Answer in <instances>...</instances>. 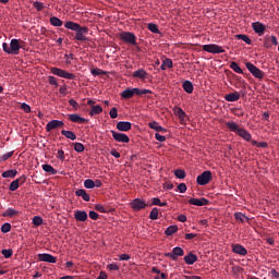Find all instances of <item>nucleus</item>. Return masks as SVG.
I'll return each instance as SVG.
<instances>
[{
	"label": "nucleus",
	"instance_id": "4",
	"mask_svg": "<svg viewBox=\"0 0 279 279\" xmlns=\"http://www.w3.org/2000/svg\"><path fill=\"white\" fill-rule=\"evenodd\" d=\"M210 180H213V172L207 170L196 178V183L199 186H206V184H208Z\"/></svg>",
	"mask_w": 279,
	"mask_h": 279
},
{
	"label": "nucleus",
	"instance_id": "47",
	"mask_svg": "<svg viewBox=\"0 0 279 279\" xmlns=\"http://www.w3.org/2000/svg\"><path fill=\"white\" fill-rule=\"evenodd\" d=\"M1 254L2 256H4V258H12V254H14V252L11 248L9 250L4 248L1 251Z\"/></svg>",
	"mask_w": 279,
	"mask_h": 279
},
{
	"label": "nucleus",
	"instance_id": "26",
	"mask_svg": "<svg viewBox=\"0 0 279 279\" xmlns=\"http://www.w3.org/2000/svg\"><path fill=\"white\" fill-rule=\"evenodd\" d=\"M75 195L77 197H82L84 199V202H90V195H88V193H86V190H77L75 192Z\"/></svg>",
	"mask_w": 279,
	"mask_h": 279
},
{
	"label": "nucleus",
	"instance_id": "42",
	"mask_svg": "<svg viewBox=\"0 0 279 279\" xmlns=\"http://www.w3.org/2000/svg\"><path fill=\"white\" fill-rule=\"evenodd\" d=\"M148 29L149 32H151L153 34H159L160 31L158 29V25L154 24V23H149L148 24Z\"/></svg>",
	"mask_w": 279,
	"mask_h": 279
},
{
	"label": "nucleus",
	"instance_id": "50",
	"mask_svg": "<svg viewBox=\"0 0 279 279\" xmlns=\"http://www.w3.org/2000/svg\"><path fill=\"white\" fill-rule=\"evenodd\" d=\"M19 179L11 182L9 190L10 191H16L19 189Z\"/></svg>",
	"mask_w": 279,
	"mask_h": 279
},
{
	"label": "nucleus",
	"instance_id": "54",
	"mask_svg": "<svg viewBox=\"0 0 279 279\" xmlns=\"http://www.w3.org/2000/svg\"><path fill=\"white\" fill-rule=\"evenodd\" d=\"M21 109H22L23 111H25L26 114H29V112H32V107H29V105H27V104H25V102H23V104L21 105Z\"/></svg>",
	"mask_w": 279,
	"mask_h": 279
},
{
	"label": "nucleus",
	"instance_id": "16",
	"mask_svg": "<svg viewBox=\"0 0 279 279\" xmlns=\"http://www.w3.org/2000/svg\"><path fill=\"white\" fill-rule=\"evenodd\" d=\"M232 252L239 254L240 256H247V248L241 244H233Z\"/></svg>",
	"mask_w": 279,
	"mask_h": 279
},
{
	"label": "nucleus",
	"instance_id": "44",
	"mask_svg": "<svg viewBox=\"0 0 279 279\" xmlns=\"http://www.w3.org/2000/svg\"><path fill=\"white\" fill-rule=\"evenodd\" d=\"M149 219H153V221H155L156 219H158V208L154 207L149 214Z\"/></svg>",
	"mask_w": 279,
	"mask_h": 279
},
{
	"label": "nucleus",
	"instance_id": "45",
	"mask_svg": "<svg viewBox=\"0 0 279 279\" xmlns=\"http://www.w3.org/2000/svg\"><path fill=\"white\" fill-rule=\"evenodd\" d=\"M92 75H108V72L101 70V69H93L90 71Z\"/></svg>",
	"mask_w": 279,
	"mask_h": 279
},
{
	"label": "nucleus",
	"instance_id": "22",
	"mask_svg": "<svg viewBox=\"0 0 279 279\" xmlns=\"http://www.w3.org/2000/svg\"><path fill=\"white\" fill-rule=\"evenodd\" d=\"M82 26L75 22L68 21L64 23V28L65 29H71V32H77Z\"/></svg>",
	"mask_w": 279,
	"mask_h": 279
},
{
	"label": "nucleus",
	"instance_id": "43",
	"mask_svg": "<svg viewBox=\"0 0 279 279\" xmlns=\"http://www.w3.org/2000/svg\"><path fill=\"white\" fill-rule=\"evenodd\" d=\"M85 189H95V181L87 179L84 181Z\"/></svg>",
	"mask_w": 279,
	"mask_h": 279
},
{
	"label": "nucleus",
	"instance_id": "7",
	"mask_svg": "<svg viewBox=\"0 0 279 279\" xmlns=\"http://www.w3.org/2000/svg\"><path fill=\"white\" fill-rule=\"evenodd\" d=\"M121 40L129 45H136V36L133 33L124 32L120 34Z\"/></svg>",
	"mask_w": 279,
	"mask_h": 279
},
{
	"label": "nucleus",
	"instance_id": "40",
	"mask_svg": "<svg viewBox=\"0 0 279 279\" xmlns=\"http://www.w3.org/2000/svg\"><path fill=\"white\" fill-rule=\"evenodd\" d=\"M175 178H179V180H184L186 178V172L182 169H178L174 171Z\"/></svg>",
	"mask_w": 279,
	"mask_h": 279
},
{
	"label": "nucleus",
	"instance_id": "2",
	"mask_svg": "<svg viewBox=\"0 0 279 279\" xmlns=\"http://www.w3.org/2000/svg\"><path fill=\"white\" fill-rule=\"evenodd\" d=\"M2 49L4 53L9 56H19V51H21V40L11 39L10 46L7 43L2 44Z\"/></svg>",
	"mask_w": 279,
	"mask_h": 279
},
{
	"label": "nucleus",
	"instance_id": "21",
	"mask_svg": "<svg viewBox=\"0 0 279 279\" xmlns=\"http://www.w3.org/2000/svg\"><path fill=\"white\" fill-rule=\"evenodd\" d=\"M148 128H150V130H155V132H163V133L167 132V129L162 128L160 123L156 121L149 122Z\"/></svg>",
	"mask_w": 279,
	"mask_h": 279
},
{
	"label": "nucleus",
	"instance_id": "30",
	"mask_svg": "<svg viewBox=\"0 0 279 279\" xmlns=\"http://www.w3.org/2000/svg\"><path fill=\"white\" fill-rule=\"evenodd\" d=\"M104 112V108L99 105L92 106V110L89 111L90 117H95L96 114H101Z\"/></svg>",
	"mask_w": 279,
	"mask_h": 279
},
{
	"label": "nucleus",
	"instance_id": "64",
	"mask_svg": "<svg viewBox=\"0 0 279 279\" xmlns=\"http://www.w3.org/2000/svg\"><path fill=\"white\" fill-rule=\"evenodd\" d=\"M97 279H108V275H106V272H104V271H100Z\"/></svg>",
	"mask_w": 279,
	"mask_h": 279
},
{
	"label": "nucleus",
	"instance_id": "56",
	"mask_svg": "<svg viewBox=\"0 0 279 279\" xmlns=\"http://www.w3.org/2000/svg\"><path fill=\"white\" fill-rule=\"evenodd\" d=\"M108 270L109 271H119V265H117L116 263L109 264Z\"/></svg>",
	"mask_w": 279,
	"mask_h": 279
},
{
	"label": "nucleus",
	"instance_id": "48",
	"mask_svg": "<svg viewBox=\"0 0 279 279\" xmlns=\"http://www.w3.org/2000/svg\"><path fill=\"white\" fill-rule=\"evenodd\" d=\"M33 226H43V217L40 216H35L33 217Z\"/></svg>",
	"mask_w": 279,
	"mask_h": 279
},
{
	"label": "nucleus",
	"instance_id": "27",
	"mask_svg": "<svg viewBox=\"0 0 279 279\" xmlns=\"http://www.w3.org/2000/svg\"><path fill=\"white\" fill-rule=\"evenodd\" d=\"M161 71H167V69H173V61L171 59H165L160 65Z\"/></svg>",
	"mask_w": 279,
	"mask_h": 279
},
{
	"label": "nucleus",
	"instance_id": "1",
	"mask_svg": "<svg viewBox=\"0 0 279 279\" xmlns=\"http://www.w3.org/2000/svg\"><path fill=\"white\" fill-rule=\"evenodd\" d=\"M226 125L230 132H234V134H238V136H241L244 141H252V134H250L245 129H241L236 122L229 121L226 122Z\"/></svg>",
	"mask_w": 279,
	"mask_h": 279
},
{
	"label": "nucleus",
	"instance_id": "60",
	"mask_svg": "<svg viewBox=\"0 0 279 279\" xmlns=\"http://www.w3.org/2000/svg\"><path fill=\"white\" fill-rule=\"evenodd\" d=\"M48 81H49V84H51L52 86H58V80H56L54 76H49Z\"/></svg>",
	"mask_w": 279,
	"mask_h": 279
},
{
	"label": "nucleus",
	"instance_id": "33",
	"mask_svg": "<svg viewBox=\"0 0 279 279\" xmlns=\"http://www.w3.org/2000/svg\"><path fill=\"white\" fill-rule=\"evenodd\" d=\"M19 215V210L14 208H8L5 211H3L2 217H16Z\"/></svg>",
	"mask_w": 279,
	"mask_h": 279
},
{
	"label": "nucleus",
	"instance_id": "46",
	"mask_svg": "<svg viewBox=\"0 0 279 279\" xmlns=\"http://www.w3.org/2000/svg\"><path fill=\"white\" fill-rule=\"evenodd\" d=\"M12 230V225L10 222H5L4 225L1 226V232L7 234V232H10Z\"/></svg>",
	"mask_w": 279,
	"mask_h": 279
},
{
	"label": "nucleus",
	"instance_id": "24",
	"mask_svg": "<svg viewBox=\"0 0 279 279\" xmlns=\"http://www.w3.org/2000/svg\"><path fill=\"white\" fill-rule=\"evenodd\" d=\"M225 99L226 101H239L241 99V94H239V92L227 94Z\"/></svg>",
	"mask_w": 279,
	"mask_h": 279
},
{
	"label": "nucleus",
	"instance_id": "38",
	"mask_svg": "<svg viewBox=\"0 0 279 279\" xmlns=\"http://www.w3.org/2000/svg\"><path fill=\"white\" fill-rule=\"evenodd\" d=\"M235 38H238V40H243V43H246V45H252V39H250V37H247V35H236Z\"/></svg>",
	"mask_w": 279,
	"mask_h": 279
},
{
	"label": "nucleus",
	"instance_id": "6",
	"mask_svg": "<svg viewBox=\"0 0 279 279\" xmlns=\"http://www.w3.org/2000/svg\"><path fill=\"white\" fill-rule=\"evenodd\" d=\"M245 66L254 77L257 80H263V71H260V69L256 68V65L250 62L245 63Z\"/></svg>",
	"mask_w": 279,
	"mask_h": 279
},
{
	"label": "nucleus",
	"instance_id": "14",
	"mask_svg": "<svg viewBox=\"0 0 279 279\" xmlns=\"http://www.w3.org/2000/svg\"><path fill=\"white\" fill-rule=\"evenodd\" d=\"M131 206L133 208V210H143V208L147 207V204L145 203V201L140 199V198H135L132 203Z\"/></svg>",
	"mask_w": 279,
	"mask_h": 279
},
{
	"label": "nucleus",
	"instance_id": "20",
	"mask_svg": "<svg viewBox=\"0 0 279 279\" xmlns=\"http://www.w3.org/2000/svg\"><path fill=\"white\" fill-rule=\"evenodd\" d=\"M74 219L76 221H86V219H88V214L84 210H76L74 213Z\"/></svg>",
	"mask_w": 279,
	"mask_h": 279
},
{
	"label": "nucleus",
	"instance_id": "15",
	"mask_svg": "<svg viewBox=\"0 0 279 279\" xmlns=\"http://www.w3.org/2000/svg\"><path fill=\"white\" fill-rule=\"evenodd\" d=\"M117 130H119V132H130V130H132V123L128 121H120L117 123Z\"/></svg>",
	"mask_w": 279,
	"mask_h": 279
},
{
	"label": "nucleus",
	"instance_id": "49",
	"mask_svg": "<svg viewBox=\"0 0 279 279\" xmlns=\"http://www.w3.org/2000/svg\"><path fill=\"white\" fill-rule=\"evenodd\" d=\"M153 206H167V202H160V198L154 197L153 198Z\"/></svg>",
	"mask_w": 279,
	"mask_h": 279
},
{
	"label": "nucleus",
	"instance_id": "18",
	"mask_svg": "<svg viewBox=\"0 0 279 279\" xmlns=\"http://www.w3.org/2000/svg\"><path fill=\"white\" fill-rule=\"evenodd\" d=\"M189 204L192 206H208V199L206 198H191Z\"/></svg>",
	"mask_w": 279,
	"mask_h": 279
},
{
	"label": "nucleus",
	"instance_id": "57",
	"mask_svg": "<svg viewBox=\"0 0 279 279\" xmlns=\"http://www.w3.org/2000/svg\"><path fill=\"white\" fill-rule=\"evenodd\" d=\"M95 210H97L98 213H107L106 207H104V205L101 204L95 205Z\"/></svg>",
	"mask_w": 279,
	"mask_h": 279
},
{
	"label": "nucleus",
	"instance_id": "19",
	"mask_svg": "<svg viewBox=\"0 0 279 279\" xmlns=\"http://www.w3.org/2000/svg\"><path fill=\"white\" fill-rule=\"evenodd\" d=\"M69 119L72 121V123H88V120L80 117V114H77V113L69 114Z\"/></svg>",
	"mask_w": 279,
	"mask_h": 279
},
{
	"label": "nucleus",
	"instance_id": "37",
	"mask_svg": "<svg viewBox=\"0 0 279 279\" xmlns=\"http://www.w3.org/2000/svg\"><path fill=\"white\" fill-rule=\"evenodd\" d=\"M50 25H53V27H62V21L57 16L50 17Z\"/></svg>",
	"mask_w": 279,
	"mask_h": 279
},
{
	"label": "nucleus",
	"instance_id": "10",
	"mask_svg": "<svg viewBox=\"0 0 279 279\" xmlns=\"http://www.w3.org/2000/svg\"><path fill=\"white\" fill-rule=\"evenodd\" d=\"M58 128H64V122L60 120H51L46 125V131L51 132L52 130H58Z\"/></svg>",
	"mask_w": 279,
	"mask_h": 279
},
{
	"label": "nucleus",
	"instance_id": "13",
	"mask_svg": "<svg viewBox=\"0 0 279 279\" xmlns=\"http://www.w3.org/2000/svg\"><path fill=\"white\" fill-rule=\"evenodd\" d=\"M76 32L75 35V40L84 41L87 40L86 34H88V28L87 27H80Z\"/></svg>",
	"mask_w": 279,
	"mask_h": 279
},
{
	"label": "nucleus",
	"instance_id": "59",
	"mask_svg": "<svg viewBox=\"0 0 279 279\" xmlns=\"http://www.w3.org/2000/svg\"><path fill=\"white\" fill-rule=\"evenodd\" d=\"M179 193H186V184L185 183H180L178 185Z\"/></svg>",
	"mask_w": 279,
	"mask_h": 279
},
{
	"label": "nucleus",
	"instance_id": "34",
	"mask_svg": "<svg viewBox=\"0 0 279 279\" xmlns=\"http://www.w3.org/2000/svg\"><path fill=\"white\" fill-rule=\"evenodd\" d=\"M175 232H178V226L172 225V226H170V227H168V228L166 229L165 234H166L167 236H171V235L175 234Z\"/></svg>",
	"mask_w": 279,
	"mask_h": 279
},
{
	"label": "nucleus",
	"instance_id": "17",
	"mask_svg": "<svg viewBox=\"0 0 279 279\" xmlns=\"http://www.w3.org/2000/svg\"><path fill=\"white\" fill-rule=\"evenodd\" d=\"M252 27H253L255 34H258V36H263V34H265V24H263L260 22H254L252 24Z\"/></svg>",
	"mask_w": 279,
	"mask_h": 279
},
{
	"label": "nucleus",
	"instance_id": "9",
	"mask_svg": "<svg viewBox=\"0 0 279 279\" xmlns=\"http://www.w3.org/2000/svg\"><path fill=\"white\" fill-rule=\"evenodd\" d=\"M111 134L117 143H130V137L125 133L111 131Z\"/></svg>",
	"mask_w": 279,
	"mask_h": 279
},
{
	"label": "nucleus",
	"instance_id": "12",
	"mask_svg": "<svg viewBox=\"0 0 279 279\" xmlns=\"http://www.w3.org/2000/svg\"><path fill=\"white\" fill-rule=\"evenodd\" d=\"M134 95H138V88H126L121 93L122 99H132Z\"/></svg>",
	"mask_w": 279,
	"mask_h": 279
},
{
	"label": "nucleus",
	"instance_id": "8",
	"mask_svg": "<svg viewBox=\"0 0 279 279\" xmlns=\"http://www.w3.org/2000/svg\"><path fill=\"white\" fill-rule=\"evenodd\" d=\"M165 256L171 258V260H178L179 256H184V250L180 246H175L171 253H166Z\"/></svg>",
	"mask_w": 279,
	"mask_h": 279
},
{
	"label": "nucleus",
	"instance_id": "41",
	"mask_svg": "<svg viewBox=\"0 0 279 279\" xmlns=\"http://www.w3.org/2000/svg\"><path fill=\"white\" fill-rule=\"evenodd\" d=\"M33 8H35L37 12H40L45 9V4L43 2L35 1L33 2Z\"/></svg>",
	"mask_w": 279,
	"mask_h": 279
},
{
	"label": "nucleus",
	"instance_id": "51",
	"mask_svg": "<svg viewBox=\"0 0 279 279\" xmlns=\"http://www.w3.org/2000/svg\"><path fill=\"white\" fill-rule=\"evenodd\" d=\"M74 150H76L78 154H82V151H84V144L75 143L74 144Z\"/></svg>",
	"mask_w": 279,
	"mask_h": 279
},
{
	"label": "nucleus",
	"instance_id": "39",
	"mask_svg": "<svg viewBox=\"0 0 279 279\" xmlns=\"http://www.w3.org/2000/svg\"><path fill=\"white\" fill-rule=\"evenodd\" d=\"M230 69H232V71H234V73H243V70L241 69V66H239V64L236 62H231L230 64Z\"/></svg>",
	"mask_w": 279,
	"mask_h": 279
},
{
	"label": "nucleus",
	"instance_id": "32",
	"mask_svg": "<svg viewBox=\"0 0 279 279\" xmlns=\"http://www.w3.org/2000/svg\"><path fill=\"white\" fill-rule=\"evenodd\" d=\"M234 217L240 223H245V221H250V218H247V216H245V214L243 213H235Z\"/></svg>",
	"mask_w": 279,
	"mask_h": 279
},
{
	"label": "nucleus",
	"instance_id": "11",
	"mask_svg": "<svg viewBox=\"0 0 279 279\" xmlns=\"http://www.w3.org/2000/svg\"><path fill=\"white\" fill-rule=\"evenodd\" d=\"M38 260H40L41 263H57V258L56 256L49 254V253H41L38 254Z\"/></svg>",
	"mask_w": 279,
	"mask_h": 279
},
{
	"label": "nucleus",
	"instance_id": "61",
	"mask_svg": "<svg viewBox=\"0 0 279 279\" xmlns=\"http://www.w3.org/2000/svg\"><path fill=\"white\" fill-rule=\"evenodd\" d=\"M69 104H70V106H72V108H75V110H77V108H80V104H77L75 101V99H70Z\"/></svg>",
	"mask_w": 279,
	"mask_h": 279
},
{
	"label": "nucleus",
	"instance_id": "28",
	"mask_svg": "<svg viewBox=\"0 0 279 279\" xmlns=\"http://www.w3.org/2000/svg\"><path fill=\"white\" fill-rule=\"evenodd\" d=\"M41 169L46 172L49 173L50 175H56L58 173V170H56L51 165H43Z\"/></svg>",
	"mask_w": 279,
	"mask_h": 279
},
{
	"label": "nucleus",
	"instance_id": "23",
	"mask_svg": "<svg viewBox=\"0 0 279 279\" xmlns=\"http://www.w3.org/2000/svg\"><path fill=\"white\" fill-rule=\"evenodd\" d=\"M184 262L186 265H195V263H197V255L190 253L184 256Z\"/></svg>",
	"mask_w": 279,
	"mask_h": 279
},
{
	"label": "nucleus",
	"instance_id": "63",
	"mask_svg": "<svg viewBox=\"0 0 279 279\" xmlns=\"http://www.w3.org/2000/svg\"><path fill=\"white\" fill-rule=\"evenodd\" d=\"M119 258H120V260H130V255L121 254Z\"/></svg>",
	"mask_w": 279,
	"mask_h": 279
},
{
	"label": "nucleus",
	"instance_id": "58",
	"mask_svg": "<svg viewBox=\"0 0 279 279\" xmlns=\"http://www.w3.org/2000/svg\"><path fill=\"white\" fill-rule=\"evenodd\" d=\"M89 217L94 220L97 221L99 219V214H97L96 211L92 210L89 211Z\"/></svg>",
	"mask_w": 279,
	"mask_h": 279
},
{
	"label": "nucleus",
	"instance_id": "29",
	"mask_svg": "<svg viewBox=\"0 0 279 279\" xmlns=\"http://www.w3.org/2000/svg\"><path fill=\"white\" fill-rule=\"evenodd\" d=\"M62 136H65V138H69L70 141H76L77 135L73 133L72 131L62 130L61 131Z\"/></svg>",
	"mask_w": 279,
	"mask_h": 279
},
{
	"label": "nucleus",
	"instance_id": "52",
	"mask_svg": "<svg viewBox=\"0 0 279 279\" xmlns=\"http://www.w3.org/2000/svg\"><path fill=\"white\" fill-rule=\"evenodd\" d=\"M12 156H14V151H9V153L2 155V157L0 158V162L9 160V158H12Z\"/></svg>",
	"mask_w": 279,
	"mask_h": 279
},
{
	"label": "nucleus",
	"instance_id": "62",
	"mask_svg": "<svg viewBox=\"0 0 279 279\" xmlns=\"http://www.w3.org/2000/svg\"><path fill=\"white\" fill-rule=\"evenodd\" d=\"M270 275L274 277V278H279V272L276 270V269H271L270 270Z\"/></svg>",
	"mask_w": 279,
	"mask_h": 279
},
{
	"label": "nucleus",
	"instance_id": "25",
	"mask_svg": "<svg viewBox=\"0 0 279 279\" xmlns=\"http://www.w3.org/2000/svg\"><path fill=\"white\" fill-rule=\"evenodd\" d=\"M173 112L180 119L181 122H184V120L186 119V112H184V110H182V108L175 107L173 109Z\"/></svg>",
	"mask_w": 279,
	"mask_h": 279
},
{
	"label": "nucleus",
	"instance_id": "53",
	"mask_svg": "<svg viewBox=\"0 0 279 279\" xmlns=\"http://www.w3.org/2000/svg\"><path fill=\"white\" fill-rule=\"evenodd\" d=\"M109 114L111 119H117V117H119V111L117 110V107L111 108Z\"/></svg>",
	"mask_w": 279,
	"mask_h": 279
},
{
	"label": "nucleus",
	"instance_id": "35",
	"mask_svg": "<svg viewBox=\"0 0 279 279\" xmlns=\"http://www.w3.org/2000/svg\"><path fill=\"white\" fill-rule=\"evenodd\" d=\"M183 89L185 90V93L191 95V93H193V83H191V81H184Z\"/></svg>",
	"mask_w": 279,
	"mask_h": 279
},
{
	"label": "nucleus",
	"instance_id": "3",
	"mask_svg": "<svg viewBox=\"0 0 279 279\" xmlns=\"http://www.w3.org/2000/svg\"><path fill=\"white\" fill-rule=\"evenodd\" d=\"M50 71L52 75H57V77H63V80H75V74L66 72L60 68H51Z\"/></svg>",
	"mask_w": 279,
	"mask_h": 279
},
{
	"label": "nucleus",
	"instance_id": "31",
	"mask_svg": "<svg viewBox=\"0 0 279 279\" xmlns=\"http://www.w3.org/2000/svg\"><path fill=\"white\" fill-rule=\"evenodd\" d=\"M133 77H138V80H145V77H147V72L144 69H140L133 73Z\"/></svg>",
	"mask_w": 279,
	"mask_h": 279
},
{
	"label": "nucleus",
	"instance_id": "5",
	"mask_svg": "<svg viewBox=\"0 0 279 279\" xmlns=\"http://www.w3.org/2000/svg\"><path fill=\"white\" fill-rule=\"evenodd\" d=\"M203 51H206L207 53H226V50L217 44L204 45Z\"/></svg>",
	"mask_w": 279,
	"mask_h": 279
},
{
	"label": "nucleus",
	"instance_id": "36",
	"mask_svg": "<svg viewBox=\"0 0 279 279\" xmlns=\"http://www.w3.org/2000/svg\"><path fill=\"white\" fill-rule=\"evenodd\" d=\"M16 173H19V171L11 169V170H7L4 172H2V178H16Z\"/></svg>",
	"mask_w": 279,
	"mask_h": 279
},
{
	"label": "nucleus",
	"instance_id": "55",
	"mask_svg": "<svg viewBox=\"0 0 279 279\" xmlns=\"http://www.w3.org/2000/svg\"><path fill=\"white\" fill-rule=\"evenodd\" d=\"M155 138H156V141H159V143H165V141H167V137L165 135L159 134V133L155 134Z\"/></svg>",
	"mask_w": 279,
	"mask_h": 279
}]
</instances>
